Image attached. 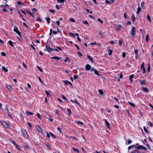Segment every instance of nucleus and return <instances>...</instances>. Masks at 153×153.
I'll list each match as a JSON object with an SVG mask.
<instances>
[{
    "label": "nucleus",
    "mask_w": 153,
    "mask_h": 153,
    "mask_svg": "<svg viewBox=\"0 0 153 153\" xmlns=\"http://www.w3.org/2000/svg\"><path fill=\"white\" fill-rule=\"evenodd\" d=\"M1 125L5 128H8L9 127V124H7V123L4 121H1Z\"/></svg>",
    "instance_id": "obj_1"
},
{
    "label": "nucleus",
    "mask_w": 153,
    "mask_h": 153,
    "mask_svg": "<svg viewBox=\"0 0 153 153\" xmlns=\"http://www.w3.org/2000/svg\"><path fill=\"white\" fill-rule=\"evenodd\" d=\"M131 35L133 37H134L136 31V28L134 27H132L131 30Z\"/></svg>",
    "instance_id": "obj_2"
},
{
    "label": "nucleus",
    "mask_w": 153,
    "mask_h": 153,
    "mask_svg": "<svg viewBox=\"0 0 153 153\" xmlns=\"http://www.w3.org/2000/svg\"><path fill=\"white\" fill-rule=\"evenodd\" d=\"M21 132L23 136L25 138H27L28 137L26 131L24 129H22L21 130Z\"/></svg>",
    "instance_id": "obj_3"
},
{
    "label": "nucleus",
    "mask_w": 153,
    "mask_h": 153,
    "mask_svg": "<svg viewBox=\"0 0 153 153\" xmlns=\"http://www.w3.org/2000/svg\"><path fill=\"white\" fill-rule=\"evenodd\" d=\"M135 149H143L144 150H146L147 148H146L145 147L141 146V145H140L139 146H137V147H135Z\"/></svg>",
    "instance_id": "obj_4"
},
{
    "label": "nucleus",
    "mask_w": 153,
    "mask_h": 153,
    "mask_svg": "<svg viewBox=\"0 0 153 153\" xmlns=\"http://www.w3.org/2000/svg\"><path fill=\"white\" fill-rule=\"evenodd\" d=\"M14 29L13 30L14 32H16L18 35L21 37V34L20 32L18 30L17 27L14 26Z\"/></svg>",
    "instance_id": "obj_5"
},
{
    "label": "nucleus",
    "mask_w": 153,
    "mask_h": 153,
    "mask_svg": "<svg viewBox=\"0 0 153 153\" xmlns=\"http://www.w3.org/2000/svg\"><path fill=\"white\" fill-rule=\"evenodd\" d=\"M45 47L47 50L49 52H50L51 51L54 50V49L51 48L48 45H47Z\"/></svg>",
    "instance_id": "obj_6"
},
{
    "label": "nucleus",
    "mask_w": 153,
    "mask_h": 153,
    "mask_svg": "<svg viewBox=\"0 0 153 153\" xmlns=\"http://www.w3.org/2000/svg\"><path fill=\"white\" fill-rule=\"evenodd\" d=\"M144 62H143L142 64L141 65V70H143V73H145V68L144 67Z\"/></svg>",
    "instance_id": "obj_7"
},
{
    "label": "nucleus",
    "mask_w": 153,
    "mask_h": 153,
    "mask_svg": "<svg viewBox=\"0 0 153 153\" xmlns=\"http://www.w3.org/2000/svg\"><path fill=\"white\" fill-rule=\"evenodd\" d=\"M103 120L104 121L106 125L107 126V127L108 128H110V126H109V123L105 119H103Z\"/></svg>",
    "instance_id": "obj_8"
},
{
    "label": "nucleus",
    "mask_w": 153,
    "mask_h": 153,
    "mask_svg": "<svg viewBox=\"0 0 153 153\" xmlns=\"http://www.w3.org/2000/svg\"><path fill=\"white\" fill-rule=\"evenodd\" d=\"M85 69L87 71L91 69V67L89 64H87L85 66Z\"/></svg>",
    "instance_id": "obj_9"
},
{
    "label": "nucleus",
    "mask_w": 153,
    "mask_h": 153,
    "mask_svg": "<svg viewBox=\"0 0 153 153\" xmlns=\"http://www.w3.org/2000/svg\"><path fill=\"white\" fill-rule=\"evenodd\" d=\"M4 110L6 111L7 113V114L10 113V112L8 110V105H6L5 106V108L4 109Z\"/></svg>",
    "instance_id": "obj_10"
},
{
    "label": "nucleus",
    "mask_w": 153,
    "mask_h": 153,
    "mask_svg": "<svg viewBox=\"0 0 153 153\" xmlns=\"http://www.w3.org/2000/svg\"><path fill=\"white\" fill-rule=\"evenodd\" d=\"M36 127L37 130L39 132H42V130L40 126H36Z\"/></svg>",
    "instance_id": "obj_11"
},
{
    "label": "nucleus",
    "mask_w": 153,
    "mask_h": 153,
    "mask_svg": "<svg viewBox=\"0 0 153 153\" xmlns=\"http://www.w3.org/2000/svg\"><path fill=\"white\" fill-rule=\"evenodd\" d=\"M63 82L66 84L68 85L69 84L71 86H72V85L71 83L70 82L66 80L65 81H63Z\"/></svg>",
    "instance_id": "obj_12"
},
{
    "label": "nucleus",
    "mask_w": 153,
    "mask_h": 153,
    "mask_svg": "<svg viewBox=\"0 0 153 153\" xmlns=\"http://www.w3.org/2000/svg\"><path fill=\"white\" fill-rule=\"evenodd\" d=\"M26 114L28 116L32 115H33V113L28 111H26Z\"/></svg>",
    "instance_id": "obj_13"
},
{
    "label": "nucleus",
    "mask_w": 153,
    "mask_h": 153,
    "mask_svg": "<svg viewBox=\"0 0 153 153\" xmlns=\"http://www.w3.org/2000/svg\"><path fill=\"white\" fill-rule=\"evenodd\" d=\"M122 27L120 25H118L116 26V30H117L118 31Z\"/></svg>",
    "instance_id": "obj_14"
},
{
    "label": "nucleus",
    "mask_w": 153,
    "mask_h": 153,
    "mask_svg": "<svg viewBox=\"0 0 153 153\" xmlns=\"http://www.w3.org/2000/svg\"><path fill=\"white\" fill-rule=\"evenodd\" d=\"M146 80H141L140 81V83L141 85L145 84Z\"/></svg>",
    "instance_id": "obj_15"
},
{
    "label": "nucleus",
    "mask_w": 153,
    "mask_h": 153,
    "mask_svg": "<svg viewBox=\"0 0 153 153\" xmlns=\"http://www.w3.org/2000/svg\"><path fill=\"white\" fill-rule=\"evenodd\" d=\"M132 153H141L140 152L135 149L133 151L131 152Z\"/></svg>",
    "instance_id": "obj_16"
},
{
    "label": "nucleus",
    "mask_w": 153,
    "mask_h": 153,
    "mask_svg": "<svg viewBox=\"0 0 153 153\" xmlns=\"http://www.w3.org/2000/svg\"><path fill=\"white\" fill-rule=\"evenodd\" d=\"M72 149L73 150V151L75 152H76L77 153H79V151L78 149H75L74 147L72 148Z\"/></svg>",
    "instance_id": "obj_17"
},
{
    "label": "nucleus",
    "mask_w": 153,
    "mask_h": 153,
    "mask_svg": "<svg viewBox=\"0 0 153 153\" xmlns=\"http://www.w3.org/2000/svg\"><path fill=\"white\" fill-rule=\"evenodd\" d=\"M134 77V75H130L129 76V79H130L131 82H132L133 80L132 79V78H133Z\"/></svg>",
    "instance_id": "obj_18"
},
{
    "label": "nucleus",
    "mask_w": 153,
    "mask_h": 153,
    "mask_svg": "<svg viewBox=\"0 0 153 153\" xmlns=\"http://www.w3.org/2000/svg\"><path fill=\"white\" fill-rule=\"evenodd\" d=\"M52 58L53 59H56L57 60H59L61 58V57H58L57 56L52 57Z\"/></svg>",
    "instance_id": "obj_19"
},
{
    "label": "nucleus",
    "mask_w": 153,
    "mask_h": 153,
    "mask_svg": "<svg viewBox=\"0 0 153 153\" xmlns=\"http://www.w3.org/2000/svg\"><path fill=\"white\" fill-rule=\"evenodd\" d=\"M2 69L5 72H7L8 71V70L4 66H2Z\"/></svg>",
    "instance_id": "obj_20"
},
{
    "label": "nucleus",
    "mask_w": 153,
    "mask_h": 153,
    "mask_svg": "<svg viewBox=\"0 0 153 153\" xmlns=\"http://www.w3.org/2000/svg\"><path fill=\"white\" fill-rule=\"evenodd\" d=\"M87 57H88V58L91 60V61L92 62H93V60L92 58L91 57L89 56L88 55H87Z\"/></svg>",
    "instance_id": "obj_21"
},
{
    "label": "nucleus",
    "mask_w": 153,
    "mask_h": 153,
    "mask_svg": "<svg viewBox=\"0 0 153 153\" xmlns=\"http://www.w3.org/2000/svg\"><path fill=\"white\" fill-rule=\"evenodd\" d=\"M146 17H147V19L148 20L149 22H151V19H150V17L148 14H147V16Z\"/></svg>",
    "instance_id": "obj_22"
},
{
    "label": "nucleus",
    "mask_w": 153,
    "mask_h": 153,
    "mask_svg": "<svg viewBox=\"0 0 153 153\" xmlns=\"http://www.w3.org/2000/svg\"><path fill=\"white\" fill-rule=\"evenodd\" d=\"M142 89L145 92H148V90L147 88H144L143 87L142 88Z\"/></svg>",
    "instance_id": "obj_23"
},
{
    "label": "nucleus",
    "mask_w": 153,
    "mask_h": 153,
    "mask_svg": "<svg viewBox=\"0 0 153 153\" xmlns=\"http://www.w3.org/2000/svg\"><path fill=\"white\" fill-rule=\"evenodd\" d=\"M46 20L47 21V23L49 24L50 23V19L48 17H46L45 18Z\"/></svg>",
    "instance_id": "obj_24"
},
{
    "label": "nucleus",
    "mask_w": 153,
    "mask_h": 153,
    "mask_svg": "<svg viewBox=\"0 0 153 153\" xmlns=\"http://www.w3.org/2000/svg\"><path fill=\"white\" fill-rule=\"evenodd\" d=\"M6 87L9 90H11V86L10 85H6Z\"/></svg>",
    "instance_id": "obj_25"
},
{
    "label": "nucleus",
    "mask_w": 153,
    "mask_h": 153,
    "mask_svg": "<svg viewBox=\"0 0 153 153\" xmlns=\"http://www.w3.org/2000/svg\"><path fill=\"white\" fill-rule=\"evenodd\" d=\"M82 22L84 24L88 26L89 25L87 21H82Z\"/></svg>",
    "instance_id": "obj_26"
},
{
    "label": "nucleus",
    "mask_w": 153,
    "mask_h": 153,
    "mask_svg": "<svg viewBox=\"0 0 153 153\" xmlns=\"http://www.w3.org/2000/svg\"><path fill=\"white\" fill-rule=\"evenodd\" d=\"M131 19L132 20V21L133 22H134L135 20V18L134 16L133 15H132Z\"/></svg>",
    "instance_id": "obj_27"
},
{
    "label": "nucleus",
    "mask_w": 153,
    "mask_h": 153,
    "mask_svg": "<svg viewBox=\"0 0 153 153\" xmlns=\"http://www.w3.org/2000/svg\"><path fill=\"white\" fill-rule=\"evenodd\" d=\"M17 4L19 5H22L24 4L23 3H21V2L20 1H18L17 2Z\"/></svg>",
    "instance_id": "obj_28"
},
{
    "label": "nucleus",
    "mask_w": 153,
    "mask_h": 153,
    "mask_svg": "<svg viewBox=\"0 0 153 153\" xmlns=\"http://www.w3.org/2000/svg\"><path fill=\"white\" fill-rule=\"evenodd\" d=\"M49 133H50V135L52 136L54 138H56V136L54 134H53V133H52L51 132H50Z\"/></svg>",
    "instance_id": "obj_29"
},
{
    "label": "nucleus",
    "mask_w": 153,
    "mask_h": 153,
    "mask_svg": "<svg viewBox=\"0 0 153 153\" xmlns=\"http://www.w3.org/2000/svg\"><path fill=\"white\" fill-rule=\"evenodd\" d=\"M149 35L147 34L146 36V42H148L149 41Z\"/></svg>",
    "instance_id": "obj_30"
},
{
    "label": "nucleus",
    "mask_w": 153,
    "mask_h": 153,
    "mask_svg": "<svg viewBox=\"0 0 153 153\" xmlns=\"http://www.w3.org/2000/svg\"><path fill=\"white\" fill-rule=\"evenodd\" d=\"M8 43H9L12 47L13 46V45L12 44V42L11 41H10V40L9 41V42H8Z\"/></svg>",
    "instance_id": "obj_31"
},
{
    "label": "nucleus",
    "mask_w": 153,
    "mask_h": 153,
    "mask_svg": "<svg viewBox=\"0 0 153 153\" xmlns=\"http://www.w3.org/2000/svg\"><path fill=\"white\" fill-rule=\"evenodd\" d=\"M143 129H144V131L146 133H148V132L146 128L145 127V126H144L143 127Z\"/></svg>",
    "instance_id": "obj_32"
},
{
    "label": "nucleus",
    "mask_w": 153,
    "mask_h": 153,
    "mask_svg": "<svg viewBox=\"0 0 153 153\" xmlns=\"http://www.w3.org/2000/svg\"><path fill=\"white\" fill-rule=\"evenodd\" d=\"M100 94L101 95H102L103 94V92L102 90H98Z\"/></svg>",
    "instance_id": "obj_33"
},
{
    "label": "nucleus",
    "mask_w": 153,
    "mask_h": 153,
    "mask_svg": "<svg viewBox=\"0 0 153 153\" xmlns=\"http://www.w3.org/2000/svg\"><path fill=\"white\" fill-rule=\"evenodd\" d=\"M57 1L58 2H59L63 4L65 0H57Z\"/></svg>",
    "instance_id": "obj_34"
},
{
    "label": "nucleus",
    "mask_w": 153,
    "mask_h": 153,
    "mask_svg": "<svg viewBox=\"0 0 153 153\" xmlns=\"http://www.w3.org/2000/svg\"><path fill=\"white\" fill-rule=\"evenodd\" d=\"M108 51L109 53H108V54L109 55H111L112 54V51L111 50H108Z\"/></svg>",
    "instance_id": "obj_35"
},
{
    "label": "nucleus",
    "mask_w": 153,
    "mask_h": 153,
    "mask_svg": "<svg viewBox=\"0 0 153 153\" xmlns=\"http://www.w3.org/2000/svg\"><path fill=\"white\" fill-rule=\"evenodd\" d=\"M45 145L47 147H48L50 149H51V148H50V145H49V143H45Z\"/></svg>",
    "instance_id": "obj_36"
},
{
    "label": "nucleus",
    "mask_w": 153,
    "mask_h": 153,
    "mask_svg": "<svg viewBox=\"0 0 153 153\" xmlns=\"http://www.w3.org/2000/svg\"><path fill=\"white\" fill-rule=\"evenodd\" d=\"M70 20L72 22H75V20L74 19H73V18H70Z\"/></svg>",
    "instance_id": "obj_37"
},
{
    "label": "nucleus",
    "mask_w": 153,
    "mask_h": 153,
    "mask_svg": "<svg viewBox=\"0 0 153 153\" xmlns=\"http://www.w3.org/2000/svg\"><path fill=\"white\" fill-rule=\"evenodd\" d=\"M94 73H95V74H97V75H98V76H100V74H99V73H98V72L97 71V70H96L95 71H94Z\"/></svg>",
    "instance_id": "obj_38"
},
{
    "label": "nucleus",
    "mask_w": 153,
    "mask_h": 153,
    "mask_svg": "<svg viewBox=\"0 0 153 153\" xmlns=\"http://www.w3.org/2000/svg\"><path fill=\"white\" fill-rule=\"evenodd\" d=\"M128 103L130 105H131L133 107L135 106V105L133 103L131 102H128Z\"/></svg>",
    "instance_id": "obj_39"
},
{
    "label": "nucleus",
    "mask_w": 153,
    "mask_h": 153,
    "mask_svg": "<svg viewBox=\"0 0 153 153\" xmlns=\"http://www.w3.org/2000/svg\"><path fill=\"white\" fill-rule=\"evenodd\" d=\"M141 8L140 7H138L137 8V13L138 14L141 11Z\"/></svg>",
    "instance_id": "obj_40"
},
{
    "label": "nucleus",
    "mask_w": 153,
    "mask_h": 153,
    "mask_svg": "<svg viewBox=\"0 0 153 153\" xmlns=\"http://www.w3.org/2000/svg\"><path fill=\"white\" fill-rule=\"evenodd\" d=\"M36 67L38 69L42 72H43L42 70V69L41 68L38 66L37 65Z\"/></svg>",
    "instance_id": "obj_41"
},
{
    "label": "nucleus",
    "mask_w": 153,
    "mask_h": 153,
    "mask_svg": "<svg viewBox=\"0 0 153 153\" xmlns=\"http://www.w3.org/2000/svg\"><path fill=\"white\" fill-rule=\"evenodd\" d=\"M47 118L50 120L51 122H52L53 121V120L49 116H48V117H47Z\"/></svg>",
    "instance_id": "obj_42"
},
{
    "label": "nucleus",
    "mask_w": 153,
    "mask_h": 153,
    "mask_svg": "<svg viewBox=\"0 0 153 153\" xmlns=\"http://www.w3.org/2000/svg\"><path fill=\"white\" fill-rule=\"evenodd\" d=\"M135 147V146H134V145H131V146H129L128 147V150H129L130 149H131V147Z\"/></svg>",
    "instance_id": "obj_43"
},
{
    "label": "nucleus",
    "mask_w": 153,
    "mask_h": 153,
    "mask_svg": "<svg viewBox=\"0 0 153 153\" xmlns=\"http://www.w3.org/2000/svg\"><path fill=\"white\" fill-rule=\"evenodd\" d=\"M26 12H27L30 15H31L33 16V15L32 14V13L29 10H28L26 11Z\"/></svg>",
    "instance_id": "obj_44"
},
{
    "label": "nucleus",
    "mask_w": 153,
    "mask_h": 153,
    "mask_svg": "<svg viewBox=\"0 0 153 153\" xmlns=\"http://www.w3.org/2000/svg\"><path fill=\"white\" fill-rule=\"evenodd\" d=\"M62 97V98L64 100H67V98L65 97L62 94H61Z\"/></svg>",
    "instance_id": "obj_45"
},
{
    "label": "nucleus",
    "mask_w": 153,
    "mask_h": 153,
    "mask_svg": "<svg viewBox=\"0 0 153 153\" xmlns=\"http://www.w3.org/2000/svg\"><path fill=\"white\" fill-rule=\"evenodd\" d=\"M45 91L48 97H49V96H50V94L47 91L45 90Z\"/></svg>",
    "instance_id": "obj_46"
},
{
    "label": "nucleus",
    "mask_w": 153,
    "mask_h": 153,
    "mask_svg": "<svg viewBox=\"0 0 153 153\" xmlns=\"http://www.w3.org/2000/svg\"><path fill=\"white\" fill-rule=\"evenodd\" d=\"M38 79L39 80L40 82L42 83V84H43L44 83L42 82V80H41V79L40 77L39 76H38Z\"/></svg>",
    "instance_id": "obj_47"
},
{
    "label": "nucleus",
    "mask_w": 153,
    "mask_h": 153,
    "mask_svg": "<svg viewBox=\"0 0 153 153\" xmlns=\"http://www.w3.org/2000/svg\"><path fill=\"white\" fill-rule=\"evenodd\" d=\"M77 123H78L79 124H80V125H83V123L82 122H81V121H77L76 122Z\"/></svg>",
    "instance_id": "obj_48"
},
{
    "label": "nucleus",
    "mask_w": 153,
    "mask_h": 153,
    "mask_svg": "<svg viewBox=\"0 0 153 153\" xmlns=\"http://www.w3.org/2000/svg\"><path fill=\"white\" fill-rule=\"evenodd\" d=\"M16 148H17V149L18 150H20V148L18 146V145L16 144V145H15Z\"/></svg>",
    "instance_id": "obj_49"
},
{
    "label": "nucleus",
    "mask_w": 153,
    "mask_h": 153,
    "mask_svg": "<svg viewBox=\"0 0 153 153\" xmlns=\"http://www.w3.org/2000/svg\"><path fill=\"white\" fill-rule=\"evenodd\" d=\"M126 55V54L125 52H123V53L122 56H123V58H124L125 57Z\"/></svg>",
    "instance_id": "obj_50"
},
{
    "label": "nucleus",
    "mask_w": 153,
    "mask_h": 153,
    "mask_svg": "<svg viewBox=\"0 0 153 153\" xmlns=\"http://www.w3.org/2000/svg\"><path fill=\"white\" fill-rule=\"evenodd\" d=\"M36 20L37 21H39V22H42V20L41 19H40V18H39V17H38L37 19H36Z\"/></svg>",
    "instance_id": "obj_51"
},
{
    "label": "nucleus",
    "mask_w": 153,
    "mask_h": 153,
    "mask_svg": "<svg viewBox=\"0 0 153 153\" xmlns=\"http://www.w3.org/2000/svg\"><path fill=\"white\" fill-rule=\"evenodd\" d=\"M74 101L76 104L78 105H79V103L77 101V100L76 99H75L74 100Z\"/></svg>",
    "instance_id": "obj_52"
},
{
    "label": "nucleus",
    "mask_w": 153,
    "mask_h": 153,
    "mask_svg": "<svg viewBox=\"0 0 153 153\" xmlns=\"http://www.w3.org/2000/svg\"><path fill=\"white\" fill-rule=\"evenodd\" d=\"M49 11L51 13H54L55 12V11L54 10H52V9H50Z\"/></svg>",
    "instance_id": "obj_53"
},
{
    "label": "nucleus",
    "mask_w": 153,
    "mask_h": 153,
    "mask_svg": "<svg viewBox=\"0 0 153 153\" xmlns=\"http://www.w3.org/2000/svg\"><path fill=\"white\" fill-rule=\"evenodd\" d=\"M144 1H142L141 3V7H143L144 6Z\"/></svg>",
    "instance_id": "obj_54"
},
{
    "label": "nucleus",
    "mask_w": 153,
    "mask_h": 153,
    "mask_svg": "<svg viewBox=\"0 0 153 153\" xmlns=\"http://www.w3.org/2000/svg\"><path fill=\"white\" fill-rule=\"evenodd\" d=\"M134 53L135 54H137V53H138V50L137 49H135L134 51Z\"/></svg>",
    "instance_id": "obj_55"
},
{
    "label": "nucleus",
    "mask_w": 153,
    "mask_h": 153,
    "mask_svg": "<svg viewBox=\"0 0 153 153\" xmlns=\"http://www.w3.org/2000/svg\"><path fill=\"white\" fill-rule=\"evenodd\" d=\"M1 55L4 56H5L6 55V54L3 52H1Z\"/></svg>",
    "instance_id": "obj_56"
},
{
    "label": "nucleus",
    "mask_w": 153,
    "mask_h": 153,
    "mask_svg": "<svg viewBox=\"0 0 153 153\" xmlns=\"http://www.w3.org/2000/svg\"><path fill=\"white\" fill-rule=\"evenodd\" d=\"M67 111L69 114H70V113H71V110L70 109L68 108Z\"/></svg>",
    "instance_id": "obj_57"
},
{
    "label": "nucleus",
    "mask_w": 153,
    "mask_h": 153,
    "mask_svg": "<svg viewBox=\"0 0 153 153\" xmlns=\"http://www.w3.org/2000/svg\"><path fill=\"white\" fill-rule=\"evenodd\" d=\"M8 6V4H6L5 5L2 4V5H1V7H5V6L7 7V6Z\"/></svg>",
    "instance_id": "obj_58"
},
{
    "label": "nucleus",
    "mask_w": 153,
    "mask_h": 153,
    "mask_svg": "<svg viewBox=\"0 0 153 153\" xmlns=\"http://www.w3.org/2000/svg\"><path fill=\"white\" fill-rule=\"evenodd\" d=\"M78 78V76L77 75H74V79H76Z\"/></svg>",
    "instance_id": "obj_59"
},
{
    "label": "nucleus",
    "mask_w": 153,
    "mask_h": 153,
    "mask_svg": "<svg viewBox=\"0 0 153 153\" xmlns=\"http://www.w3.org/2000/svg\"><path fill=\"white\" fill-rule=\"evenodd\" d=\"M27 123V124H28V126H29V127L30 128H31V123L29 122H28Z\"/></svg>",
    "instance_id": "obj_60"
},
{
    "label": "nucleus",
    "mask_w": 153,
    "mask_h": 153,
    "mask_svg": "<svg viewBox=\"0 0 153 153\" xmlns=\"http://www.w3.org/2000/svg\"><path fill=\"white\" fill-rule=\"evenodd\" d=\"M78 54L79 55V56L80 57H81V56H82V54H81V53L79 52H77Z\"/></svg>",
    "instance_id": "obj_61"
},
{
    "label": "nucleus",
    "mask_w": 153,
    "mask_h": 153,
    "mask_svg": "<svg viewBox=\"0 0 153 153\" xmlns=\"http://www.w3.org/2000/svg\"><path fill=\"white\" fill-rule=\"evenodd\" d=\"M146 146L148 147L149 149H150V147L149 145V144H148L147 142H146Z\"/></svg>",
    "instance_id": "obj_62"
},
{
    "label": "nucleus",
    "mask_w": 153,
    "mask_h": 153,
    "mask_svg": "<svg viewBox=\"0 0 153 153\" xmlns=\"http://www.w3.org/2000/svg\"><path fill=\"white\" fill-rule=\"evenodd\" d=\"M91 44L92 45H96L97 43L96 42H91Z\"/></svg>",
    "instance_id": "obj_63"
},
{
    "label": "nucleus",
    "mask_w": 153,
    "mask_h": 153,
    "mask_svg": "<svg viewBox=\"0 0 153 153\" xmlns=\"http://www.w3.org/2000/svg\"><path fill=\"white\" fill-rule=\"evenodd\" d=\"M131 141L130 139H128V144H130L131 143Z\"/></svg>",
    "instance_id": "obj_64"
}]
</instances>
